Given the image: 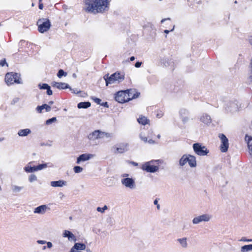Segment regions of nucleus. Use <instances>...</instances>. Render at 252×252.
Here are the masks:
<instances>
[{
	"instance_id": "f257e3e1",
	"label": "nucleus",
	"mask_w": 252,
	"mask_h": 252,
	"mask_svg": "<svg viewBox=\"0 0 252 252\" xmlns=\"http://www.w3.org/2000/svg\"><path fill=\"white\" fill-rule=\"evenodd\" d=\"M108 0H85V10L94 14L102 13L109 9Z\"/></svg>"
},
{
	"instance_id": "f03ea898",
	"label": "nucleus",
	"mask_w": 252,
	"mask_h": 252,
	"mask_svg": "<svg viewBox=\"0 0 252 252\" xmlns=\"http://www.w3.org/2000/svg\"><path fill=\"white\" fill-rule=\"evenodd\" d=\"M103 78L106 86H108L109 84H119L122 82L125 79V74L117 72L110 76H109V74L105 75Z\"/></svg>"
},
{
	"instance_id": "7ed1b4c3",
	"label": "nucleus",
	"mask_w": 252,
	"mask_h": 252,
	"mask_svg": "<svg viewBox=\"0 0 252 252\" xmlns=\"http://www.w3.org/2000/svg\"><path fill=\"white\" fill-rule=\"evenodd\" d=\"M121 182L126 188L130 189H134L136 188V183L135 180L130 177L127 173H124L121 175Z\"/></svg>"
},
{
	"instance_id": "20e7f679",
	"label": "nucleus",
	"mask_w": 252,
	"mask_h": 252,
	"mask_svg": "<svg viewBox=\"0 0 252 252\" xmlns=\"http://www.w3.org/2000/svg\"><path fill=\"white\" fill-rule=\"evenodd\" d=\"M5 81L8 85H10L14 83H22L21 79L20 77V74L16 73H7L5 77Z\"/></svg>"
},
{
	"instance_id": "39448f33",
	"label": "nucleus",
	"mask_w": 252,
	"mask_h": 252,
	"mask_svg": "<svg viewBox=\"0 0 252 252\" xmlns=\"http://www.w3.org/2000/svg\"><path fill=\"white\" fill-rule=\"evenodd\" d=\"M38 30L40 33H44L48 31L51 26V22L47 19H39L37 22Z\"/></svg>"
},
{
	"instance_id": "423d86ee",
	"label": "nucleus",
	"mask_w": 252,
	"mask_h": 252,
	"mask_svg": "<svg viewBox=\"0 0 252 252\" xmlns=\"http://www.w3.org/2000/svg\"><path fill=\"white\" fill-rule=\"evenodd\" d=\"M192 148L194 153L199 156H204L209 153V150L205 146H202L200 143H196L193 144Z\"/></svg>"
},
{
	"instance_id": "0eeeda50",
	"label": "nucleus",
	"mask_w": 252,
	"mask_h": 252,
	"mask_svg": "<svg viewBox=\"0 0 252 252\" xmlns=\"http://www.w3.org/2000/svg\"><path fill=\"white\" fill-rule=\"evenodd\" d=\"M156 161H157L151 160L150 161L146 162L142 164L141 169L147 172L155 173L158 171L159 169L158 166L153 165L154 162Z\"/></svg>"
},
{
	"instance_id": "6e6552de",
	"label": "nucleus",
	"mask_w": 252,
	"mask_h": 252,
	"mask_svg": "<svg viewBox=\"0 0 252 252\" xmlns=\"http://www.w3.org/2000/svg\"><path fill=\"white\" fill-rule=\"evenodd\" d=\"M212 218V216L209 214H204L194 217L192 220L194 224H197L202 222H208Z\"/></svg>"
},
{
	"instance_id": "1a4fd4ad",
	"label": "nucleus",
	"mask_w": 252,
	"mask_h": 252,
	"mask_svg": "<svg viewBox=\"0 0 252 252\" xmlns=\"http://www.w3.org/2000/svg\"><path fill=\"white\" fill-rule=\"evenodd\" d=\"M115 100L119 103H123L129 101V97L126 91H121L116 94Z\"/></svg>"
},
{
	"instance_id": "9d476101",
	"label": "nucleus",
	"mask_w": 252,
	"mask_h": 252,
	"mask_svg": "<svg viewBox=\"0 0 252 252\" xmlns=\"http://www.w3.org/2000/svg\"><path fill=\"white\" fill-rule=\"evenodd\" d=\"M219 137L220 138L221 142L220 145L221 152L223 153L227 152L229 147L228 139L225 135L222 133L220 134L219 135Z\"/></svg>"
},
{
	"instance_id": "9b49d317",
	"label": "nucleus",
	"mask_w": 252,
	"mask_h": 252,
	"mask_svg": "<svg viewBox=\"0 0 252 252\" xmlns=\"http://www.w3.org/2000/svg\"><path fill=\"white\" fill-rule=\"evenodd\" d=\"M103 132L99 130H95L88 135L90 140L94 141L103 138Z\"/></svg>"
},
{
	"instance_id": "f8f14e48",
	"label": "nucleus",
	"mask_w": 252,
	"mask_h": 252,
	"mask_svg": "<svg viewBox=\"0 0 252 252\" xmlns=\"http://www.w3.org/2000/svg\"><path fill=\"white\" fill-rule=\"evenodd\" d=\"M94 157V155L91 154H83L79 156L77 158L76 163L80 164L81 162L89 160Z\"/></svg>"
},
{
	"instance_id": "ddd939ff",
	"label": "nucleus",
	"mask_w": 252,
	"mask_h": 252,
	"mask_svg": "<svg viewBox=\"0 0 252 252\" xmlns=\"http://www.w3.org/2000/svg\"><path fill=\"white\" fill-rule=\"evenodd\" d=\"M129 145L128 143H122L119 147L115 148V153H124L128 150Z\"/></svg>"
},
{
	"instance_id": "4468645a",
	"label": "nucleus",
	"mask_w": 252,
	"mask_h": 252,
	"mask_svg": "<svg viewBox=\"0 0 252 252\" xmlns=\"http://www.w3.org/2000/svg\"><path fill=\"white\" fill-rule=\"evenodd\" d=\"M49 209V207L46 205H42L35 208L33 212L35 214H44Z\"/></svg>"
},
{
	"instance_id": "2eb2a0df",
	"label": "nucleus",
	"mask_w": 252,
	"mask_h": 252,
	"mask_svg": "<svg viewBox=\"0 0 252 252\" xmlns=\"http://www.w3.org/2000/svg\"><path fill=\"white\" fill-rule=\"evenodd\" d=\"M188 163L191 168H195L197 166L196 158L195 156L191 155H188Z\"/></svg>"
},
{
	"instance_id": "dca6fc26",
	"label": "nucleus",
	"mask_w": 252,
	"mask_h": 252,
	"mask_svg": "<svg viewBox=\"0 0 252 252\" xmlns=\"http://www.w3.org/2000/svg\"><path fill=\"white\" fill-rule=\"evenodd\" d=\"M177 242L179 243L181 248L183 249H186L188 247V239L187 237H182L177 239Z\"/></svg>"
},
{
	"instance_id": "f3484780",
	"label": "nucleus",
	"mask_w": 252,
	"mask_h": 252,
	"mask_svg": "<svg viewBox=\"0 0 252 252\" xmlns=\"http://www.w3.org/2000/svg\"><path fill=\"white\" fill-rule=\"evenodd\" d=\"M200 120L206 125H210L212 122L210 116L207 114H203L200 117Z\"/></svg>"
},
{
	"instance_id": "a211bd4d",
	"label": "nucleus",
	"mask_w": 252,
	"mask_h": 252,
	"mask_svg": "<svg viewBox=\"0 0 252 252\" xmlns=\"http://www.w3.org/2000/svg\"><path fill=\"white\" fill-rule=\"evenodd\" d=\"M63 237L67 238L69 241H75L76 240L75 235L72 232L67 230L63 231Z\"/></svg>"
},
{
	"instance_id": "6ab92c4d",
	"label": "nucleus",
	"mask_w": 252,
	"mask_h": 252,
	"mask_svg": "<svg viewBox=\"0 0 252 252\" xmlns=\"http://www.w3.org/2000/svg\"><path fill=\"white\" fill-rule=\"evenodd\" d=\"M52 86L59 89H65L70 88L69 86L67 84L62 82H53Z\"/></svg>"
},
{
	"instance_id": "aec40b11",
	"label": "nucleus",
	"mask_w": 252,
	"mask_h": 252,
	"mask_svg": "<svg viewBox=\"0 0 252 252\" xmlns=\"http://www.w3.org/2000/svg\"><path fill=\"white\" fill-rule=\"evenodd\" d=\"M67 182L64 180H60L57 181H52L50 185L53 187H63L65 186Z\"/></svg>"
},
{
	"instance_id": "412c9836",
	"label": "nucleus",
	"mask_w": 252,
	"mask_h": 252,
	"mask_svg": "<svg viewBox=\"0 0 252 252\" xmlns=\"http://www.w3.org/2000/svg\"><path fill=\"white\" fill-rule=\"evenodd\" d=\"M162 63L166 67H170L173 68L174 67V63L172 59L165 58L162 60Z\"/></svg>"
},
{
	"instance_id": "4be33fe9",
	"label": "nucleus",
	"mask_w": 252,
	"mask_h": 252,
	"mask_svg": "<svg viewBox=\"0 0 252 252\" xmlns=\"http://www.w3.org/2000/svg\"><path fill=\"white\" fill-rule=\"evenodd\" d=\"M188 155L189 154H184L181 157L179 160V166L183 167L188 163L189 159Z\"/></svg>"
},
{
	"instance_id": "5701e85b",
	"label": "nucleus",
	"mask_w": 252,
	"mask_h": 252,
	"mask_svg": "<svg viewBox=\"0 0 252 252\" xmlns=\"http://www.w3.org/2000/svg\"><path fill=\"white\" fill-rule=\"evenodd\" d=\"M126 92L127 93L128 95V97H129V100L138 97L139 94V93H135V91L132 90H126Z\"/></svg>"
},
{
	"instance_id": "b1692460",
	"label": "nucleus",
	"mask_w": 252,
	"mask_h": 252,
	"mask_svg": "<svg viewBox=\"0 0 252 252\" xmlns=\"http://www.w3.org/2000/svg\"><path fill=\"white\" fill-rule=\"evenodd\" d=\"M31 130L29 128L21 129L18 132V134L20 136H26L31 133Z\"/></svg>"
},
{
	"instance_id": "393cba45",
	"label": "nucleus",
	"mask_w": 252,
	"mask_h": 252,
	"mask_svg": "<svg viewBox=\"0 0 252 252\" xmlns=\"http://www.w3.org/2000/svg\"><path fill=\"white\" fill-rule=\"evenodd\" d=\"M245 140L247 141L249 150L252 151V137L247 135L245 136Z\"/></svg>"
},
{
	"instance_id": "a878e982",
	"label": "nucleus",
	"mask_w": 252,
	"mask_h": 252,
	"mask_svg": "<svg viewBox=\"0 0 252 252\" xmlns=\"http://www.w3.org/2000/svg\"><path fill=\"white\" fill-rule=\"evenodd\" d=\"M137 121L139 124H141L143 125H145L149 122V120L147 119V118L142 116H140L139 118L137 119Z\"/></svg>"
},
{
	"instance_id": "bb28decb",
	"label": "nucleus",
	"mask_w": 252,
	"mask_h": 252,
	"mask_svg": "<svg viewBox=\"0 0 252 252\" xmlns=\"http://www.w3.org/2000/svg\"><path fill=\"white\" fill-rule=\"evenodd\" d=\"M91 106V103L89 102H81L78 104V108H87Z\"/></svg>"
},
{
	"instance_id": "cd10ccee",
	"label": "nucleus",
	"mask_w": 252,
	"mask_h": 252,
	"mask_svg": "<svg viewBox=\"0 0 252 252\" xmlns=\"http://www.w3.org/2000/svg\"><path fill=\"white\" fill-rule=\"evenodd\" d=\"M241 252H249L252 251V244L242 246L240 249Z\"/></svg>"
},
{
	"instance_id": "c85d7f7f",
	"label": "nucleus",
	"mask_w": 252,
	"mask_h": 252,
	"mask_svg": "<svg viewBox=\"0 0 252 252\" xmlns=\"http://www.w3.org/2000/svg\"><path fill=\"white\" fill-rule=\"evenodd\" d=\"M86 247V245L82 243H77L74 245V249H76V250H84Z\"/></svg>"
},
{
	"instance_id": "c756f323",
	"label": "nucleus",
	"mask_w": 252,
	"mask_h": 252,
	"mask_svg": "<svg viewBox=\"0 0 252 252\" xmlns=\"http://www.w3.org/2000/svg\"><path fill=\"white\" fill-rule=\"evenodd\" d=\"M11 190L13 193H18L23 189V187L17 185H12L11 187Z\"/></svg>"
},
{
	"instance_id": "7c9ffc66",
	"label": "nucleus",
	"mask_w": 252,
	"mask_h": 252,
	"mask_svg": "<svg viewBox=\"0 0 252 252\" xmlns=\"http://www.w3.org/2000/svg\"><path fill=\"white\" fill-rule=\"evenodd\" d=\"M24 170L28 173H32L34 171H37L36 166L31 167L27 166L24 167Z\"/></svg>"
},
{
	"instance_id": "2f4dec72",
	"label": "nucleus",
	"mask_w": 252,
	"mask_h": 252,
	"mask_svg": "<svg viewBox=\"0 0 252 252\" xmlns=\"http://www.w3.org/2000/svg\"><path fill=\"white\" fill-rule=\"evenodd\" d=\"M83 170V168L79 166H75L73 167V171L75 173H81Z\"/></svg>"
},
{
	"instance_id": "473e14b6",
	"label": "nucleus",
	"mask_w": 252,
	"mask_h": 252,
	"mask_svg": "<svg viewBox=\"0 0 252 252\" xmlns=\"http://www.w3.org/2000/svg\"><path fill=\"white\" fill-rule=\"evenodd\" d=\"M67 75V73L64 72L63 69H60L57 74V76L59 78H61L62 76H66Z\"/></svg>"
},
{
	"instance_id": "72a5a7b5",
	"label": "nucleus",
	"mask_w": 252,
	"mask_h": 252,
	"mask_svg": "<svg viewBox=\"0 0 252 252\" xmlns=\"http://www.w3.org/2000/svg\"><path fill=\"white\" fill-rule=\"evenodd\" d=\"M47 167V163L41 164H40V165L36 166L37 171L41 170L42 169L46 168Z\"/></svg>"
},
{
	"instance_id": "f704fd0d",
	"label": "nucleus",
	"mask_w": 252,
	"mask_h": 252,
	"mask_svg": "<svg viewBox=\"0 0 252 252\" xmlns=\"http://www.w3.org/2000/svg\"><path fill=\"white\" fill-rule=\"evenodd\" d=\"M29 180L31 183L37 180V177L34 174H31L29 177Z\"/></svg>"
},
{
	"instance_id": "c9c22d12",
	"label": "nucleus",
	"mask_w": 252,
	"mask_h": 252,
	"mask_svg": "<svg viewBox=\"0 0 252 252\" xmlns=\"http://www.w3.org/2000/svg\"><path fill=\"white\" fill-rule=\"evenodd\" d=\"M108 209V207L106 205H104L103 207L102 208H101V207H97L96 208V210L98 212H100V213H104V211L105 210H106L107 209Z\"/></svg>"
},
{
	"instance_id": "e433bc0d",
	"label": "nucleus",
	"mask_w": 252,
	"mask_h": 252,
	"mask_svg": "<svg viewBox=\"0 0 252 252\" xmlns=\"http://www.w3.org/2000/svg\"><path fill=\"white\" fill-rule=\"evenodd\" d=\"M56 121H57L56 118L53 117L51 119L47 120L46 122V124L49 125L51 124L52 123L55 122Z\"/></svg>"
},
{
	"instance_id": "4c0bfd02",
	"label": "nucleus",
	"mask_w": 252,
	"mask_h": 252,
	"mask_svg": "<svg viewBox=\"0 0 252 252\" xmlns=\"http://www.w3.org/2000/svg\"><path fill=\"white\" fill-rule=\"evenodd\" d=\"M140 138L141 140L143 141L145 143L147 142V137L143 133H141L139 135Z\"/></svg>"
},
{
	"instance_id": "58836bf2",
	"label": "nucleus",
	"mask_w": 252,
	"mask_h": 252,
	"mask_svg": "<svg viewBox=\"0 0 252 252\" xmlns=\"http://www.w3.org/2000/svg\"><path fill=\"white\" fill-rule=\"evenodd\" d=\"M39 87L41 89H47L48 88H49V86L47 84H43L42 85L40 84L39 85Z\"/></svg>"
},
{
	"instance_id": "ea45409f",
	"label": "nucleus",
	"mask_w": 252,
	"mask_h": 252,
	"mask_svg": "<svg viewBox=\"0 0 252 252\" xmlns=\"http://www.w3.org/2000/svg\"><path fill=\"white\" fill-rule=\"evenodd\" d=\"M44 109H45L46 112H49L51 110V107L50 105L46 104H43Z\"/></svg>"
},
{
	"instance_id": "a19ab883",
	"label": "nucleus",
	"mask_w": 252,
	"mask_h": 252,
	"mask_svg": "<svg viewBox=\"0 0 252 252\" xmlns=\"http://www.w3.org/2000/svg\"><path fill=\"white\" fill-rule=\"evenodd\" d=\"M5 64L8 66L7 63L6 62V60L5 59H3L0 61V66H3Z\"/></svg>"
},
{
	"instance_id": "79ce46f5",
	"label": "nucleus",
	"mask_w": 252,
	"mask_h": 252,
	"mask_svg": "<svg viewBox=\"0 0 252 252\" xmlns=\"http://www.w3.org/2000/svg\"><path fill=\"white\" fill-rule=\"evenodd\" d=\"M36 109L38 113H41L42 110L44 109L43 105L37 106Z\"/></svg>"
},
{
	"instance_id": "37998d69",
	"label": "nucleus",
	"mask_w": 252,
	"mask_h": 252,
	"mask_svg": "<svg viewBox=\"0 0 252 252\" xmlns=\"http://www.w3.org/2000/svg\"><path fill=\"white\" fill-rule=\"evenodd\" d=\"M69 89L72 91V93L75 94H78L81 92L80 91H78L77 89H72L70 87Z\"/></svg>"
},
{
	"instance_id": "c03bdc74",
	"label": "nucleus",
	"mask_w": 252,
	"mask_h": 252,
	"mask_svg": "<svg viewBox=\"0 0 252 252\" xmlns=\"http://www.w3.org/2000/svg\"><path fill=\"white\" fill-rule=\"evenodd\" d=\"M103 133L104 134H103V137L105 136L107 138H109L112 136V134L110 133H107V132H103Z\"/></svg>"
},
{
	"instance_id": "a18cd8bd",
	"label": "nucleus",
	"mask_w": 252,
	"mask_h": 252,
	"mask_svg": "<svg viewBox=\"0 0 252 252\" xmlns=\"http://www.w3.org/2000/svg\"><path fill=\"white\" fill-rule=\"evenodd\" d=\"M154 203L155 205H157V209L159 210L160 209V205L158 204V200L157 199H155L154 201Z\"/></svg>"
},
{
	"instance_id": "49530a36",
	"label": "nucleus",
	"mask_w": 252,
	"mask_h": 252,
	"mask_svg": "<svg viewBox=\"0 0 252 252\" xmlns=\"http://www.w3.org/2000/svg\"><path fill=\"white\" fill-rule=\"evenodd\" d=\"M47 247L49 249H51L53 247V244L51 242H46Z\"/></svg>"
},
{
	"instance_id": "de8ad7c7",
	"label": "nucleus",
	"mask_w": 252,
	"mask_h": 252,
	"mask_svg": "<svg viewBox=\"0 0 252 252\" xmlns=\"http://www.w3.org/2000/svg\"><path fill=\"white\" fill-rule=\"evenodd\" d=\"M240 241L243 242H252V239H247L245 238H242Z\"/></svg>"
},
{
	"instance_id": "09e8293b",
	"label": "nucleus",
	"mask_w": 252,
	"mask_h": 252,
	"mask_svg": "<svg viewBox=\"0 0 252 252\" xmlns=\"http://www.w3.org/2000/svg\"><path fill=\"white\" fill-rule=\"evenodd\" d=\"M94 100L95 102H96V103H97L98 104H100V102L101 101V100L100 99H99L98 98H96V97L94 98Z\"/></svg>"
},
{
	"instance_id": "8fccbe9b",
	"label": "nucleus",
	"mask_w": 252,
	"mask_h": 252,
	"mask_svg": "<svg viewBox=\"0 0 252 252\" xmlns=\"http://www.w3.org/2000/svg\"><path fill=\"white\" fill-rule=\"evenodd\" d=\"M47 94L50 95L52 94V91L50 89V87L47 89Z\"/></svg>"
},
{
	"instance_id": "3c124183",
	"label": "nucleus",
	"mask_w": 252,
	"mask_h": 252,
	"mask_svg": "<svg viewBox=\"0 0 252 252\" xmlns=\"http://www.w3.org/2000/svg\"><path fill=\"white\" fill-rule=\"evenodd\" d=\"M37 243L39 244L44 245L46 244V241L44 240H37Z\"/></svg>"
},
{
	"instance_id": "603ef678",
	"label": "nucleus",
	"mask_w": 252,
	"mask_h": 252,
	"mask_svg": "<svg viewBox=\"0 0 252 252\" xmlns=\"http://www.w3.org/2000/svg\"><path fill=\"white\" fill-rule=\"evenodd\" d=\"M141 64H142L141 62H137L135 64V66L137 68L140 67L141 65Z\"/></svg>"
},
{
	"instance_id": "864d4df0",
	"label": "nucleus",
	"mask_w": 252,
	"mask_h": 252,
	"mask_svg": "<svg viewBox=\"0 0 252 252\" xmlns=\"http://www.w3.org/2000/svg\"><path fill=\"white\" fill-rule=\"evenodd\" d=\"M174 28H175V26L174 25L173 27V28L170 31H169V30H164V32L166 33V34H168V33H169V32L170 31H171V32L173 31L174 30Z\"/></svg>"
},
{
	"instance_id": "5fc2aeb1",
	"label": "nucleus",
	"mask_w": 252,
	"mask_h": 252,
	"mask_svg": "<svg viewBox=\"0 0 252 252\" xmlns=\"http://www.w3.org/2000/svg\"><path fill=\"white\" fill-rule=\"evenodd\" d=\"M147 142L150 144H153L155 143V142L152 139H149V140H147Z\"/></svg>"
},
{
	"instance_id": "6e6d98bb",
	"label": "nucleus",
	"mask_w": 252,
	"mask_h": 252,
	"mask_svg": "<svg viewBox=\"0 0 252 252\" xmlns=\"http://www.w3.org/2000/svg\"><path fill=\"white\" fill-rule=\"evenodd\" d=\"M249 80L251 83H252V69H251V75L249 78Z\"/></svg>"
},
{
	"instance_id": "4d7b16f0",
	"label": "nucleus",
	"mask_w": 252,
	"mask_h": 252,
	"mask_svg": "<svg viewBox=\"0 0 252 252\" xmlns=\"http://www.w3.org/2000/svg\"><path fill=\"white\" fill-rule=\"evenodd\" d=\"M170 20V18H164V19H163L161 20V23H163L164 21H165L166 20Z\"/></svg>"
},
{
	"instance_id": "13d9d810",
	"label": "nucleus",
	"mask_w": 252,
	"mask_h": 252,
	"mask_svg": "<svg viewBox=\"0 0 252 252\" xmlns=\"http://www.w3.org/2000/svg\"><path fill=\"white\" fill-rule=\"evenodd\" d=\"M43 8V4L41 3V2H39V8L40 9H42Z\"/></svg>"
},
{
	"instance_id": "bf43d9fd",
	"label": "nucleus",
	"mask_w": 252,
	"mask_h": 252,
	"mask_svg": "<svg viewBox=\"0 0 252 252\" xmlns=\"http://www.w3.org/2000/svg\"><path fill=\"white\" fill-rule=\"evenodd\" d=\"M76 249H74V246L71 249L69 252H75Z\"/></svg>"
},
{
	"instance_id": "052dcab7",
	"label": "nucleus",
	"mask_w": 252,
	"mask_h": 252,
	"mask_svg": "<svg viewBox=\"0 0 252 252\" xmlns=\"http://www.w3.org/2000/svg\"><path fill=\"white\" fill-rule=\"evenodd\" d=\"M135 60L134 57L132 56L130 58V61H133Z\"/></svg>"
},
{
	"instance_id": "680f3d73",
	"label": "nucleus",
	"mask_w": 252,
	"mask_h": 252,
	"mask_svg": "<svg viewBox=\"0 0 252 252\" xmlns=\"http://www.w3.org/2000/svg\"><path fill=\"white\" fill-rule=\"evenodd\" d=\"M53 104V101H50L49 102V104L50 105H52Z\"/></svg>"
},
{
	"instance_id": "e2e57ef3",
	"label": "nucleus",
	"mask_w": 252,
	"mask_h": 252,
	"mask_svg": "<svg viewBox=\"0 0 252 252\" xmlns=\"http://www.w3.org/2000/svg\"><path fill=\"white\" fill-rule=\"evenodd\" d=\"M250 42L251 44H252V37L250 39Z\"/></svg>"
},
{
	"instance_id": "0e129e2a",
	"label": "nucleus",
	"mask_w": 252,
	"mask_h": 252,
	"mask_svg": "<svg viewBox=\"0 0 252 252\" xmlns=\"http://www.w3.org/2000/svg\"><path fill=\"white\" fill-rule=\"evenodd\" d=\"M251 69H252V58L251 62Z\"/></svg>"
},
{
	"instance_id": "69168bd1",
	"label": "nucleus",
	"mask_w": 252,
	"mask_h": 252,
	"mask_svg": "<svg viewBox=\"0 0 252 252\" xmlns=\"http://www.w3.org/2000/svg\"><path fill=\"white\" fill-rule=\"evenodd\" d=\"M250 154L252 156V151L251 150H249Z\"/></svg>"
},
{
	"instance_id": "338daca9",
	"label": "nucleus",
	"mask_w": 252,
	"mask_h": 252,
	"mask_svg": "<svg viewBox=\"0 0 252 252\" xmlns=\"http://www.w3.org/2000/svg\"><path fill=\"white\" fill-rule=\"evenodd\" d=\"M46 249V246H43V248H42V250H45Z\"/></svg>"
},
{
	"instance_id": "774afa93",
	"label": "nucleus",
	"mask_w": 252,
	"mask_h": 252,
	"mask_svg": "<svg viewBox=\"0 0 252 252\" xmlns=\"http://www.w3.org/2000/svg\"><path fill=\"white\" fill-rule=\"evenodd\" d=\"M158 138H160V135H158Z\"/></svg>"
}]
</instances>
